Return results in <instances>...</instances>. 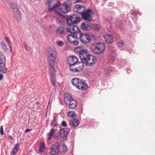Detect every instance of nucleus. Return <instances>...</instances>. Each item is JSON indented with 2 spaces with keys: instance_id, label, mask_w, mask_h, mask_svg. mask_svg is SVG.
I'll use <instances>...</instances> for the list:
<instances>
[{
  "instance_id": "nucleus-1",
  "label": "nucleus",
  "mask_w": 155,
  "mask_h": 155,
  "mask_svg": "<svg viewBox=\"0 0 155 155\" xmlns=\"http://www.w3.org/2000/svg\"><path fill=\"white\" fill-rule=\"evenodd\" d=\"M74 51L79 57L83 63L86 65L91 66L94 64L97 61L96 58L91 54H90L83 47H78L74 49Z\"/></svg>"
},
{
  "instance_id": "nucleus-2",
  "label": "nucleus",
  "mask_w": 155,
  "mask_h": 155,
  "mask_svg": "<svg viewBox=\"0 0 155 155\" xmlns=\"http://www.w3.org/2000/svg\"><path fill=\"white\" fill-rule=\"evenodd\" d=\"M67 62L70 65V69L72 72H79L83 69L82 63L78 61V58L74 56L68 57Z\"/></svg>"
},
{
  "instance_id": "nucleus-3",
  "label": "nucleus",
  "mask_w": 155,
  "mask_h": 155,
  "mask_svg": "<svg viewBox=\"0 0 155 155\" xmlns=\"http://www.w3.org/2000/svg\"><path fill=\"white\" fill-rule=\"evenodd\" d=\"M57 52L54 50H50L48 52V60L50 66L49 71L55 70V68L57 66Z\"/></svg>"
},
{
  "instance_id": "nucleus-4",
  "label": "nucleus",
  "mask_w": 155,
  "mask_h": 155,
  "mask_svg": "<svg viewBox=\"0 0 155 155\" xmlns=\"http://www.w3.org/2000/svg\"><path fill=\"white\" fill-rule=\"evenodd\" d=\"M105 48L104 44L101 42H95L90 46V49L93 53L99 54L104 51Z\"/></svg>"
},
{
  "instance_id": "nucleus-5",
  "label": "nucleus",
  "mask_w": 155,
  "mask_h": 155,
  "mask_svg": "<svg viewBox=\"0 0 155 155\" xmlns=\"http://www.w3.org/2000/svg\"><path fill=\"white\" fill-rule=\"evenodd\" d=\"M72 84L77 89L84 90L87 88V85L84 81L81 79L77 78H73L71 81Z\"/></svg>"
},
{
  "instance_id": "nucleus-6",
  "label": "nucleus",
  "mask_w": 155,
  "mask_h": 155,
  "mask_svg": "<svg viewBox=\"0 0 155 155\" xmlns=\"http://www.w3.org/2000/svg\"><path fill=\"white\" fill-rule=\"evenodd\" d=\"M58 8L57 9L58 13H55L60 16H62V14L60 12L62 13H66L70 11V8L69 5L66 3H64L62 5L59 7L58 5Z\"/></svg>"
},
{
  "instance_id": "nucleus-7",
  "label": "nucleus",
  "mask_w": 155,
  "mask_h": 155,
  "mask_svg": "<svg viewBox=\"0 0 155 155\" xmlns=\"http://www.w3.org/2000/svg\"><path fill=\"white\" fill-rule=\"evenodd\" d=\"M6 59L4 55L1 52H0V71L5 74L7 71L5 65Z\"/></svg>"
},
{
  "instance_id": "nucleus-8",
  "label": "nucleus",
  "mask_w": 155,
  "mask_h": 155,
  "mask_svg": "<svg viewBox=\"0 0 155 155\" xmlns=\"http://www.w3.org/2000/svg\"><path fill=\"white\" fill-rule=\"evenodd\" d=\"M93 13V11L88 9L86 10H85L81 15V16L84 20L88 21H91L92 20L91 15Z\"/></svg>"
},
{
  "instance_id": "nucleus-9",
  "label": "nucleus",
  "mask_w": 155,
  "mask_h": 155,
  "mask_svg": "<svg viewBox=\"0 0 155 155\" xmlns=\"http://www.w3.org/2000/svg\"><path fill=\"white\" fill-rule=\"evenodd\" d=\"M60 152V144L58 142L53 144L51 147L50 153L51 155L58 154Z\"/></svg>"
},
{
  "instance_id": "nucleus-10",
  "label": "nucleus",
  "mask_w": 155,
  "mask_h": 155,
  "mask_svg": "<svg viewBox=\"0 0 155 155\" xmlns=\"http://www.w3.org/2000/svg\"><path fill=\"white\" fill-rule=\"evenodd\" d=\"M78 16L76 14H74L70 16H68L66 19L68 25L74 24L78 23L80 21V17Z\"/></svg>"
},
{
  "instance_id": "nucleus-11",
  "label": "nucleus",
  "mask_w": 155,
  "mask_h": 155,
  "mask_svg": "<svg viewBox=\"0 0 155 155\" xmlns=\"http://www.w3.org/2000/svg\"><path fill=\"white\" fill-rule=\"evenodd\" d=\"M77 35L73 34H71L68 35L67 36L68 41L70 43H72L75 45L78 44V41L76 40L77 39Z\"/></svg>"
},
{
  "instance_id": "nucleus-12",
  "label": "nucleus",
  "mask_w": 155,
  "mask_h": 155,
  "mask_svg": "<svg viewBox=\"0 0 155 155\" xmlns=\"http://www.w3.org/2000/svg\"><path fill=\"white\" fill-rule=\"evenodd\" d=\"M52 2V0H48L45 3V5L48 7V12L54 11L55 13H58L57 10V9L58 8V5L57 4L54 5L52 8L51 7V5Z\"/></svg>"
},
{
  "instance_id": "nucleus-13",
  "label": "nucleus",
  "mask_w": 155,
  "mask_h": 155,
  "mask_svg": "<svg viewBox=\"0 0 155 155\" xmlns=\"http://www.w3.org/2000/svg\"><path fill=\"white\" fill-rule=\"evenodd\" d=\"M70 129L68 128H65L61 129L59 131V135L62 138V140L64 141L67 140V136L69 133Z\"/></svg>"
},
{
  "instance_id": "nucleus-14",
  "label": "nucleus",
  "mask_w": 155,
  "mask_h": 155,
  "mask_svg": "<svg viewBox=\"0 0 155 155\" xmlns=\"http://www.w3.org/2000/svg\"><path fill=\"white\" fill-rule=\"evenodd\" d=\"M68 25L69 28H67V32L77 35L80 33V31L77 26H74V24H70V25Z\"/></svg>"
},
{
  "instance_id": "nucleus-15",
  "label": "nucleus",
  "mask_w": 155,
  "mask_h": 155,
  "mask_svg": "<svg viewBox=\"0 0 155 155\" xmlns=\"http://www.w3.org/2000/svg\"><path fill=\"white\" fill-rule=\"evenodd\" d=\"M79 39L83 43H86L90 41L91 38L90 36L83 33H80L79 35Z\"/></svg>"
},
{
  "instance_id": "nucleus-16",
  "label": "nucleus",
  "mask_w": 155,
  "mask_h": 155,
  "mask_svg": "<svg viewBox=\"0 0 155 155\" xmlns=\"http://www.w3.org/2000/svg\"><path fill=\"white\" fill-rule=\"evenodd\" d=\"M85 10V8L82 5L77 4L74 7V11L75 12L81 14V15Z\"/></svg>"
},
{
  "instance_id": "nucleus-17",
  "label": "nucleus",
  "mask_w": 155,
  "mask_h": 155,
  "mask_svg": "<svg viewBox=\"0 0 155 155\" xmlns=\"http://www.w3.org/2000/svg\"><path fill=\"white\" fill-rule=\"evenodd\" d=\"M103 37L104 38L106 43L107 44H112L114 41V38L110 34H104Z\"/></svg>"
},
{
  "instance_id": "nucleus-18",
  "label": "nucleus",
  "mask_w": 155,
  "mask_h": 155,
  "mask_svg": "<svg viewBox=\"0 0 155 155\" xmlns=\"http://www.w3.org/2000/svg\"><path fill=\"white\" fill-rule=\"evenodd\" d=\"M49 73L50 74V81L54 86H56V80L55 73V70L49 71Z\"/></svg>"
},
{
  "instance_id": "nucleus-19",
  "label": "nucleus",
  "mask_w": 155,
  "mask_h": 155,
  "mask_svg": "<svg viewBox=\"0 0 155 155\" xmlns=\"http://www.w3.org/2000/svg\"><path fill=\"white\" fill-rule=\"evenodd\" d=\"M69 123L70 125L73 127H77L79 124V121L77 119H74L72 120H70Z\"/></svg>"
},
{
  "instance_id": "nucleus-20",
  "label": "nucleus",
  "mask_w": 155,
  "mask_h": 155,
  "mask_svg": "<svg viewBox=\"0 0 155 155\" xmlns=\"http://www.w3.org/2000/svg\"><path fill=\"white\" fill-rule=\"evenodd\" d=\"M67 104H68V107L69 108L71 109H74L77 106V102L76 100H74L73 99L68 103Z\"/></svg>"
},
{
  "instance_id": "nucleus-21",
  "label": "nucleus",
  "mask_w": 155,
  "mask_h": 155,
  "mask_svg": "<svg viewBox=\"0 0 155 155\" xmlns=\"http://www.w3.org/2000/svg\"><path fill=\"white\" fill-rule=\"evenodd\" d=\"M91 24L88 22H83L81 25V29L84 31H86L90 27Z\"/></svg>"
},
{
  "instance_id": "nucleus-22",
  "label": "nucleus",
  "mask_w": 155,
  "mask_h": 155,
  "mask_svg": "<svg viewBox=\"0 0 155 155\" xmlns=\"http://www.w3.org/2000/svg\"><path fill=\"white\" fill-rule=\"evenodd\" d=\"M67 29L64 28L63 27L61 26L58 28L56 30L57 33L61 35H65L67 34Z\"/></svg>"
},
{
  "instance_id": "nucleus-23",
  "label": "nucleus",
  "mask_w": 155,
  "mask_h": 155,
  "mask_svg": "<svg viewBox=\"0 0 155 155\" xmlns=\"http://www.w3.org/2000/svg\"><path fill=\"white\" fill-rule=\"evenodd\" d=\"M74 98L72 97L71 95L69 93H67L64 94V100L66 102V104L67 103L70 101Z\"/></svg>"
},
{
  "instance_id": "nucleus-24",
  "label": "nucleus",
  "mask_w": 155,
  "mask_h": 155,
  "mask_svg": "<svg viewBox=\"0 0 155 155\" xmlns=\"http://www.w3.org/2000/svg\"><path fill=\"white\" fill-rule=\"evenodd\" d=\"M57 131L56 129H54L53 127L51 130L50 133L48 134V139L50 140L53 137H54L55 133Z\"/></svg>"
},
{
  "instance_id": "nucleus-25",
  "label": "nucleus",
  "mask_w": 155,
  "mask_h": 155,
  "mask_svg": "<svg viewBox=\"0 0 155 155\" xmlns=\"http://www.w3.org/2000/svg\"><path fill=\"white\" fill-rule=\"evenodd\" d=\"M10 7L13 10L14 12L15 11V10H16L19 17L21 18V12L19 11L18 8H17L16 6L13 3H12L10 4Z\"/></svg>"
},
{
  "instance_id": "nucleus-26",
  "label": "nucleus",
  "mask_w": 155,
  "mask_h": 155,
  "mask_svg": "<svg viewBox=\"0 0 155 155\" xmlns=\"http://www.w3.org/2000/svg\"><path fill=\"white\" fill-rule=\"evenodd\" d=\"M19 144L18 143L15 145L12 150V153L13 155H14L16 153L17 151L19 149Z\"/></svg>"
},
{
  "instance_id": "nucleus-27",
  "label": "nucleus",
  "mask_w": 155,
  "mask_h": 155,
  "mask_svg": "<svg viewBox=\"0 0 155 155\" xmlns=\"http://www.w3.org/2000/svg\"><path fill=\"white\" fill-rule=\"evenodd\" d=\"M90 27L93 29L94 30L96 31H98L100 30L98 26L95 24H91Z\"/></svg>"
},
{
  "instance_id": "nucleus-28",
  "label": "nucleus",
  "mask_w": 155,
  "mask_h": 155,
  "mask_svg": "<svg viewBox=\"0 0 155 155\" xmlns=\"http://www.w3.org/2000/svg\"><path fill=\"white\" fill-rule=\"evenodd\" d=\"M53 120L52 121L51 124V126H53L54 127H56L58 125L57 123V118L56 117H53Z\"/></svg>"
},
{
  "instance_id": "nucleus-29",
  "label": "nucleus",
  "mask_w": 155,
  "mask_h": 155,
  "mask_svg": "<svg viewBox=\"0 0 155 155\" xmlns=\"http://www.w3.org/2000/svg\"><path fill=\"white\" fill-rule=\"evenodd\" d=\"M45 149V144L44 143H41L39 146V151L43 152L44 151Z\"/></svg>"
},
{
  "instance_id": "nucleus-30",
  "label": "nucleus",
  "mask_w": 155,
  "mask_h": 155,
  "mask_svg": "<svg viewBox=\"0 0 155 155\" xmlns=\"http://www.w3.org/2000/svg\"><path fill=\"white\" fill-rule=\"evenodd\" d=\"M1 46L2 48L5 51H6L7 50V48L5 45V43L3 41H2L1 42Z\"/></svg>"
},
{
  "instance_id": "nucleus-31",
  "label": "nucleus",
  "mask_w": 155,
  "mask_h": 155,
  "mask_svg": "<svg viewBox=\"0 0 155 155\" xmlns=\"http://www.w3.org/2000/svg\"><path fill=\"white\" fill-rule=\"evenodd\" d=\"M124 44V43L122 40H120L117 43V45L119 48H121Z\"/></svg>"
},
{
  "instance_id": "nucleus-32",
  "label": "nucleus",
  "mask_w": 155,
  "mask_h": 155,
  "mask_svg": "<svg viewBox=\"0 0 155 155\" xmlns=\"http://www.w3.org/2000/svg\"><path fill=\"white\" fill-rule=\"evenodd\" d=\"M68 116L71 117H73L76 115L75 113L73 111H70L68 114Z\"/></svg>"
},
{
  "instance_id": "nucleus-33",
  "label": "nucleus",
  "mask_w": 155,
  "mask_h": 155,
  "mask_svg": "<svg viewBox=\"0 0 155 155\" xmlns=\"http://www.w3.org/2000/svg\"><path fill=\"white\" fill-rule=\"evenodd\" d=\"M62 152L65 153L68 150L67 147L64 144H63L62 145Z\"/></svg>"
},
{
  "instance_id": "nucleus-34",
  "label": "nucleus",
  "mask_w": 155,
  "mask_h": 155,
  "mask_svg": "<svg viewBox=\"0 0 155 155\" xmlns=\"http://www.w3.org/2000/svg\"><path fill=\"white\" fill-rule=\"evenodd\" d=\"M24 45L25 46V49H26V50L27 51H29L30 49H31V48L30 47L28 46V45H27L25 42H24Z\"/></svg>"
},
{
  "instance_id": "nucleus-35",
  "label": "nucleus",
  "mask_w": 155,
  "mask_h": 155,
  "mask_svg": "<svg viewBox=\"0 0 155 155\" xmlns=\"http://www.w3.org/2000/svg\"><path fill=\"white\" fill-rule=\"evenodd\" d=\"M56 43L57 45L59 46H62L64 45L63 42L62 41H57Z\"/></svg>"
},
{
  "instance_id": "nucleus-36",
  "label": "nucleus",
  "mask_w": 155,
  "mask_h": 155,
  "mask_svg": "<svg viewBox=\"0 0 155 155\" xmlns=\"http://www.w3.org/2000/svg\"><path fill=\"white\" fill-rule=\"evenodd\" d=\"M132 14L134 15H138L140 14L138 11H134L132 12Z\"/></svg>"
},
{
  "instance_id": "nucleus-37",
  "label": "nucleus",
  "mask_w": 155,
  "mask_h": 155,
  "mask_svg": "<svg viewBox=\"0 0 155 155\" xmlns=\"http://www.w3.org/2000/svg\"><path fill=\"white\" fill-rule=\"evenodd\" d=\"M61 124L62 126L64 127H66L67 126V124L65 121H63L62 122Z\"/></svg>"
},
{
  "instance_id": "nucleus-38",
  "label": "nucleus",
  "mask_w": 155,
  "mask_h": 155,
  "mask_svg": "<svg viewBox=\"0 0 155 155\" xmlns=\"http://www.w3.org/2000/svg\"><path fill=\"white\" fill-rule=\"evenodd\" d=\"M5 40L8 43V45H10V41L9 38L7 37H5Z\"/></svg>"
},
{
  "instance_id": "nucleus-39",
  "label": "nucleus",
  "mask_w": 155,
  "mask_h": 155,
  "mask_svg": "<svg viewBox=\"0 0 155 155\" xmlns=\"http://www.w3.org/2000/svg\"><path fill=\"white\" fill-rule=\"evenodd\" d=\"M0 134L2 135L3 134V126L2 125L0 127Z\"/></svg>"
},
{
  "instance_id": "nucleus-40",
  "label": "nucleus",
  "mask_w": 155,
  "mask_h": 155,
  "mask_svg": "<svg viewBox=\"0 0 155 155\" xmlns=\"http://www.w3.org/2000/svg\"><path fill=\"white\" fill-rule=\"evenodd\" d=\"M3 76L2 74L0 75V81L2 80L3 78Z\"/></svg>"
},
{
  "instance_id": "nucleus-41",
  "label": "nucleus",
  "mask_w": 155,
  "mask_h": 155,
  "mask_svg": "<svg viewBox=\"0 0 155 155\" xmlns=\"http://www.w3.org/2000/svg\"><path fill=\"white\" fill-rule=\"evenodd\" d=\"M31 130V129H27L25 130V132L27 133L28 132L30 131Z\"/></svg>"
},
{
  "instance_id": "nucleus-42",
  "label": "nucleus",
  "mask_w": 155,
  "mask_h": 155,
  "mask_svg": "<svg viewBox=\"0 0 155 155\" xmlns=\"http://www.w3.org/2000/svg\"><path fill=\"white\" fill-rule=\"evenodd\" d=\"M9 48H10V51L11 52H12V48L11 47V46L10 45H9Z\"/></svg>"
},
{
  "instance_id": "nucleus-43",
  "label": "nucleus",
  "mask_w": 155,
  "mask_h": 155,
  "mask_svg": "<svg viewBox=\"0 0 155 155\" xmlns=\"http://www.w3.org/2000/svg\"><path fill=\"white\" fill-rule=\"evenodd\" d=\"M8 137L10 138L11 140H13L14 139L11 136H8Z\"/></svg>"
},
{
  "instance_id": "nucleus-44",
  "label": "nucleus",
  "mask_w": 155,
  "mask_h": 155,
  "mask_svg": "<svg viewBox=\"0 0 155 155\" xmlns=\"http://www.w3.org/2000/svg\"><path fill=\"white\" fill-rule=\"evenodd\" d=\"M81 1V0H77L76 1V2H80Z\"/></svg>"
},
{
  "instance_id": "nucleus-45",
  "label": "nucleus",
  "mask_w": 155,
  "mask_h": 155,
  "mask_svg": "<svg viewBox=\"0 0 155 155\" xmlns=\"http://www.w3.org/2000/svg\"><path fill=\"white\" fill-rule=\"evenodd\" d=\"M91 37L95 38V36L94 35H91Z\"/></svg>"
},
{
  "instance_id": "nucleus-46",
  "label": "nucleus",
  "mask_w": 155,
  "mask_h": 155,
  "mask_svg": "<svg viewBox=\"0 0 155 155\" xmlns=\"http://www.w3.org/2000/svg\"><path fill=\"white\" fill-rule=\"evenodd\" d=\"M91 37L95 38V36L94 35H91Z\"/></svg>"
},
{
  "instance_id": "nucleus-47",
  "label": "nucleus",
  "mask_w": 155,
  "mask_h": 155,
  "mask_svg": "<svg viewBox=\"0 0 155 155\" xmlns=\"http://www.w3.org/2000/svg\"><path fill=\"white\" fill-rule=\"evenodd\" d=\"M15 17L17 18H18V17L16 16V14H15Z\"/></svg>"
},
{
  "instance_id": "nucleus-48",
  "label": "nucleus",
  "mask_w": 155,
  "mask_h": 155,
  "mask_svg": "<svg viewBox=\"0 0 155 155\" xmlns=\"http://www.w3.org/2000/svg\"><path fill=\"white\" fill-rule=\"evenodd\" d=\"M60 22V21H58V22Z\"/></svg>"
}]
</instances>
